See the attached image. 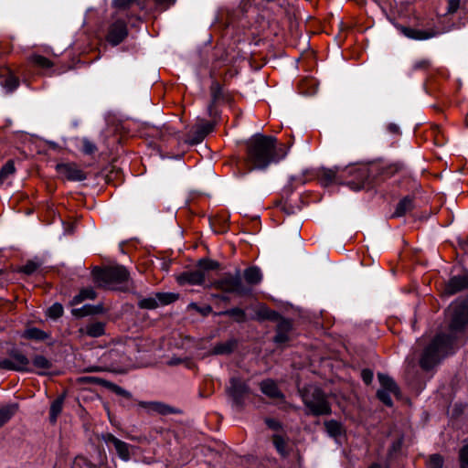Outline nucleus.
<instances>
[{
    "label": "nucleus",
    "instance_id": "13",
    "mask_svg": "<svg viewBox=\"0 0 468 468\" xmlns=\"http://www.w3.org/2000/svg\"><path fill=\"white\" fill-rule=\"evenodd\" d=\"M105 441L108 444L113 445L117 454L121 459L123 461H128L130 459V445L128 443L119 440L112 434H107L105 437Z\"/></svg>",
    "mask_w": 468,
    "mask_h": 468
},
{
    "label": "nucleus",
    "instance_id": "42",
    "mask_svg": "<svg viewBox=\"0 0 468 468\" xmlns=\"http://www.w3.org/2000/svg\"><path fill=\"white\" fill-rule=\"evenodd\" d=\"M97 150L96 145L88 139L82 140V151L87 154H91Z\"/></svg>",
    "mask_w": 468,
    "mask_h": 468
},
{
    "label": "nucleus",
    "instance_id": "27",
    "mask_svg": "<svg viewBox=\"0 0 468 468\" xmlns=\"http://www.w3.org/2000/svg\"><path fill=\"white\" fill-rule=\"evenodd\" d=\"M22 336L27 339H34L37 341H42L48 338V335L36 327H30L24 331Z\"/></svg>",
    "mask_w": 468,
    "mask_h": 468
},
{
    "label": "nucleus",
    "instance_id": "41",
    "mask_svg": "<svg viewBox=\"0 0 468 468\" xmlns=\"http://www.w3.org/2000/svg\"><path fill=\"white\" fill-rule=\"evenodd\" d=\"M39 265L35 261H27L23 267H21V271L30 275L34 273L37 269Z\"/></svg>",
    "mask_w": 468,
    "mask_h": 468
},
{
    "label": "nucleus",
    "instance_id": "8",
    "mask_svg": "<svg viewBox=\"0 0 468 468\" xmlns=\"http://www.w3.org/2000/svg\"><path fill=\"white\" fill-rule=\"evenodd\" d=\"M128 35L127 25L122 19H116L108 27L106 40L112 46L122 43Z\"/></svg>",
    "mask_w": 468,
    "mask_h": 468
},
{
    "label": "nucleus",
    "instance_id": "50",
    "mask_svg": "<svg viewBox=\"0 0 468 468\" xmlns=\"http://www.w3.org/2000/svg\"><path fill=\"white\" fill-rule=\"evenodd\" d=\"M112 388L118 395H121V396H123V397H126V398L130 397V393L128 391H126L125 389H123L122 388H121V387H119L117 385H112Z\"/></svg>",
    "mask_w": 468,
    "mask_h": 468
},
{
    "label": "nucleus",
    "instance_id": "26",
    "mask_svg": "<svg viewBox=\"0 0 468 468\" xmlns=\"http://www.w3.org/2000/svg\"><path fill=\"white\" fill-rule=\"evenodd\" d=\"M96 297V292L92 288L82 289L79 294L75 295L71 300L72 305H77L82 303L84 300H93Z\"/></svg>",
    "mask_w": 468,
    "mask_h": 468
},
{
    "label": "nucleus",
    "instance_id": "11",
    "mask_svg": "<svg viewBox=\"0 0 468 468\" xmlns=\"http://www.w3.org/2000/svg\"><path fill=\"white\" fill-rule=\"evenodd\" d=\"M177 295L172 292H158L154 297H147L139 301L138 305L144 309H155L159 304L165 305L175 302Z\"/></svg>",
    "mask_w": 468,
    "mask_h": 468
},
{
    "label": "nucleus",
    "instance_id": "19",
    "mask_svg": "<svg viewBox=\"0 0 468 468\" xmlns=\"http://www.w3.org/2000/svg\"><path fill=\"white\" fill-rule=\"evenodd\" d=\"M467 287H468V277L454 276L449 281L446 291L451 294H454Z\"/></svg>",
    "mask_w": 468,
    "mask_h": 468
},
{
    "label": "nucleus",
    "instance_id": "52",
    "mask_svg": "<svg viewBox=\"0 0 468 468\" xmlns=\"http://www.w3.org/2000/svg\"><path fill=\"white\" fill-rule=\"evenodd\" d=\"M155 3L160 5V6H163L165 8L168 7L169 5H171L175 0H154Z\"/></svg>",
    "mask_w": 468,
    "mask_h": 468
},
{
    "label": "nucleus",
    "instance_id": "54",
    "mask_svg": "<svg viewBox=\"0 0 468 468\" xmlns=\"http://www.w3.org/2000/svg\"><path fill=\"white\" fill-rule=\"evenodd\" d=\"M368 468H388V466H384L378 463H373L368 466Z\"/></svg>",
    "mask_w": 468,
    "mask_h": 468
},
{
    "label": "nucleus",
    "instance_id": "57",
    "mask_svg": "<svg viewBox=\"0 0 468 468\" xmlns=\"http://www.w3.org/2000/svg\"><path fill=\"white\" fill-rule=\"evenodd\" d=\"M2 55V53H0V56Z\"/></svg>",
    "mask_w": 468,
    "mask_h": 468
},
{
    "label": "nucleus",
    "instance_id": "38",
    "mask_svg": "<svg viewBox=\"0 0 468 468\" xmlns=\"http://www.w3.org/2000/svg\"><path fill=\"white\" fill-rule=\"evenodd\" d=\"M431 66V61L428 58H420L412 63V71L426 70Z\"/></svg>",
    "mask_w": 468,
    "mask_h": 468
},
{
    "label": "nucleus",
    "instance_id": "24",
    "mask_svg": "<svg viewBox=\"0 0 468 468\" xmlns=\"http://www.w3.org/2000/svg\"><path fill=\"white\" fill-rule=\"evenodd\" d=\"M413 200L410 197L401 199L397 205L396 210L393 214L394 217H402L413 208Z\"/></svg>",
    "mask_w": 468,
    "mask_h": 468
},
{
    "label": "nucleus",
    "instance_id": "48",
    "mask_svg": "<svg viewBox=\"0 0 468 468\" xmlns=\"http://www.w3.org/2000/svg\"><path fill=\"white\" fill-rule=\"evenodd\" d=\"M265 423L270 429L274 431H277L281 428V423L274 419H266Z\"/></svg>",
    "mask_w": 468,
    "mask_h": 468
},
{
    "label": "nucleus",
    "instance_id": "1",
    "mask_svg": "<svg viewBox=\"0 0 468 468\" xmlns=\"http://www.w3.org/2000/svg\"><path fill=\"white\" fill-rule=\"evenodd\" d=\"M451 322L447 334H438L423 350L420 359V367L429 370L439 364L441 359L452 354L456 343L465 337L468 325V303H454L450 306Z\"/></svg>",
    "mask_w": 468,
    "mask_h": 468
},
{
    "label": "nucleus",
    "instance_id": "18",
    "mask_svg": "<svg viewBox=\"0 0 468 468\" xmlns=\"http://www.w3.org/2000/svg\"><path fill=\"white\" fill-rule=\"evenodd\" d=\"M0 76L5 77V79L0 82V84L4 89H5L7 92H12L18 87V79L12 73V71L8 68H5L3 70V73H0Z\"/></svg>",
    "mask_w": 468,
    "mask_h": 468
},
{
    "label": "nucleus",
    "instance_id": "45",
    "mask_svg": "<svg viewBox=\"0 0 468 468\" xmlns=\"http://www.w3.org/2000/svg\"><path fill=\"white\" fill-rule=\"evenodd\" d=\"M72 314L76 316H84L92 314V307L85 305L80 309H73Z\"/></svg>",
    "mask_w": 468,
    "mask_h": 468
},
{
    "label": "nucleus",
    "instance_id": "36",
    "mask_svg": "<svg viewBox=\"0 0 468 468\" xmlns=\"http://www.w3.org/2000/svg\"><path fill=\"white\" fill-rule=\"evenodd\" d=\"M210 93L213 102H218L223 97L222 87L217 81H214L210 86Z\"/></svg>",
    "mask_w": 468,
    "mask_h": 468
},
{
    "label": "nucleus",
    "instance_id": "43",
    "mask_svg": "<svg viewBox=\"0 0 468 468\" xmlns=\"http://www.w3.org/2000/svg\"><path fill=\"white\" fill-rule=\"evenodd\" d=\"M460 461L462 468H468V444L461 449Z\"/></svg>",
    "mask_w": 468,
    "mask_h": 468
},
{
    "label": "nucleus",
    "instance_id": "3",
    "mask_svg": "<svg viewBox=\"0 0 468 468\" xmlns=\"http://www.w3.org/2000/svg\"><path fill=\"white\" fill-rule=\"evenodd\" d=\"M347 176L354 177V179L346 182L350 188L359 190L364 186L368 177V169L365 165H351L345 168L335 167L333 169H325L322 173V177L326 183H344Z\"/></svg>",
    "mask_w": 468,
    "mask_h": 468
},
{
    "label": "nucleus",
    "instance_id": "5",
    "mask_svg": "<svg viewBox=\"0 0 468 468\" xmlns=\"http://www.w3.org/2000/svg\"><path fill=\"white\" fill-rule=\"evenodd\" d=\"M93 275L101 286L109 289H117V285L126 282L129 277L127 270L122 266L108 267L103 270H95Z\"/></svg>",
    "mask_w": 468,
    "mask_h": 468
},
{
    "label": "nucleus",
    "instance_id": "29",
    "mask_svg": "<svg viewBox=\"0 0 468 468\" xmlns=\"http://www.w3.org/2000/svg\"><path fill=\"white\" fill-rule=\"evenodd\" d=\"M236 346V342L233 340L227 341L225 343H219L216 345L213 348L214 354L217 355H224L229 354L234 350Z\"/></svg>",
    "mask_w": 468,
    "mask_h": 468
},
{
    "label": "nucleus",
    "instance_id": "4",
    "mask_svg": "<svg viewBox=\"0 0 468 468\" xmlns=\"http://www.w3.org/2000/svg\"><path fill=\"white\" fill-rule=\"evenodd\" d=\"M207 287L224 293H232L238 296H247L251 293V288H249L243 283L239 270L222 274L218 279L212 281Z\"/></svg>",
    "mask_w": 468,
    "mask_h": 468
},
{
    "label": "nucleus",
    "instance_id": "17",
    "mask_svg": "<svg viewBox=\"0 0 468 468\" xmlns=\"http://www.w3.org/2000/svg\"><path fill=\"white\" fill-rule=\"evenodd\" d=\"M292 330V323L290 320L282 319L279 321L276 329L274 341L278 344H282L289 341V333Z\"/></svg>",
    "mask_w": 468,
    "mask_h": 468
},
{
    "label": "nucleus",
    "instance_id": "55",
    "mask_svg": "<svg viewBox=\"0 0 468 468\" xmlns=\"http://www.w3.org/2000/svg\"><path fill=\"white\" fill-rule=\"evenodd\" d=\"M276 315H277V313H275V312H271V314H268V315H267V317H268V318H274Z\"/></svg>",
    "mask_w": 468,
    "mask_h": 468
},
{
    "label": "nucleus",
    "instance_id": "23",
    "mask_svg": "<svg viewBox=\"0 0 468 468\" xmlns=\"http://www.w3.org/2000/svg\"><path fill=\"white\" fill-rule=\"evenodd\" d=\"M16 404H9L0 408V428L16 414Z\"/></svg>",
    "mask_w": 468,
    "mask_h": 468
},
{
    "label": "nucleus",
    "instance_id": "34",
    "mask_svg": "<svg viewBox=\"0 0 468 468\" xmlns=\"http://www.w3.org/2000/svg\"><path fill=\"white\" fill-rule=\"evenodd\" d=\"M324 426L326 429V431L329 433L332 437H336L341 434L342 427L339 422L336 420H328L324 422Z\"/></svg>",
    "mask_w": 468,
    "mask_h": 468
},
{
    "label": "nucleus",
    "instance_id": "40",
    "mask_svg": "<svg viewBox=\"0 0 468 468\" xmlns=\"http://www.w3.org/2000/svg\"><path fill=\"white\" fill-rule=\"evenodd\" d=\"M391 395L393 394L389 393L385 389H378L377 392L378 399L381 400L385 405L389 407L392 406Z\"/></svg>",
    "mask_w": 468,
    "mask_h": 468
},
{
    "label": "nucleus",
    "instance_id": "51",
    "mask_svg": "<svg viewBox=\"0 0 468 468\" xmlns=\"http://www.w3.org/2000/svg\"><path fill=\"white\" fill-rule=\"evenodd\" d=\"M189 306L194 308V309H196L197 311L200 312L204 315L208 314L211 312V310H212L211 307L208 306V305L204 307V308H202V309L199 308L196 303H191Z\"/></svg>",
    "mask_w": 468,
    "mask_h": 468
},
{
    "label": "nucleus",
    "instance_id": "30",
    "mask_svg": "<svg viewBox=\"0 0 468 468\" xmlns=\"http://www.w3.org/2000/svg\"><path fill=\"white\" fill-rule=\"evenodd\" d=\"M219 264L218 261L210 259H201L198 261L197 269L202 270L204 277L206 278V272L211 270H217Z\"/></svg>",
    "mask_w": 468,
    "mask_h": 468
},
{
    "label": "nucleus",
    "instance_id": "37",
    "mask_svg": "<svg viewBox=\"0 0 468 468\" xmlns=\"http://www.w3.org/2000/svg\"><path fill=\"white\" fill-rule=\"evenodd\" d=\"M47 314L53 319L59 318L63 314V306L58 303H55L48 309Z\"/></svg>",
    "mask_w": 468,
    "mask_h": 468
},
{
    "label": "nucleus",
    "instance_id": "46",
    "mask_svg": "<svg viewBox=\"0 0 468 468\" xmlns=\"http://www.w3.org/2000/svg\"><path fill=\"white\" fill-rule=\"evenodd\" d=\"M361 377H362L363 381L367 385H368L373 380V372L371 370H369V369H363L362 372H361Z\"/></svg>",
    "mask_w": 468,
    "mask_h": 468
},
{
    "label": "nucleus",
    "instance_id": "6",
    "mask_svg": "<svg viewBox=\"0 0 468 468\" xmlns=\"http://www.w3.org/2000/svg\"><path fill=\"white\" fill-rule=\"evenodd\" d=\"M0 370L31 372V362L29 358L18 349H12L8 356L0 359Z\"/></svg>",
    "mask_w": 468,
    "mask_h": 468
},
{
    "label": "nucleus",
    "instance_id": "9",
    "mask_svg": "<svg viewBox=\"0 0 468 468\" xmlns=\"http://www.w3.org/2000/svg\"><path fill=\"white\" fill-rule=\"evenodd\" d=\"M56 171L69 181H83L87 178L85 172L74 163H61L56 165Z\"/></svg>",
    "mask_w": 468,
    "mask_h": 468
},
{
    "label": "nucleus",
    "instance_id": "28",
    "mask_svg": "<svg viewBox=\"0 0 468 468\" xmlns=\"http://www.w3.org/2000/svg\"><path fill=\"white\" fill-rule=\"evenodd\" d=\"M140 406L159 412L161 414H167L172 412L169 406L159 402H141Z\"/></svg>",
    "mask_w": 468,
    "mask_h": 468
},
{
    "label": "nucleus",
    "instance_id": "22",
    "mask_svg": "<svg viewBox=\"0 0 468 468\" xmlns=\"http://www.w3.org/2000/svg\"><path fill=\"white\" fill-rule=\"evenodd\" d=\"M82 332L90 337H99L105 333V324L102 322H94L88 324Z\"/></svg>",
    "mask_w": 468,
    "mask_h": 468
},
{
    "label": "nucleus",
    "instance_id": "14",
    "mask_svg": "<svg viewBox=\"0 0 468 468\" xmlns=\"http://www.w3.org/2000/svg\"><path fill=\"white\" fill-rule=\"evenodd\" d=\"M260 388L261 392L267 397L274 399H283L284 395L279 389L276 382L272 379H266L261 382Z\"/></svg>",
    "mask_w": 468,
    "mask_h": 468
},
{
    "label": "nucleus",
    "instance_id": "15",
    "mask_svg": "<svg viewBox=\"0 0 468 468\" xmlns=\"http://www.w3.org/2000/svg\"><path fill=\"white\" fill-rule=\"evenodd\" d=\"M52 367V362L42 355H36L32 358L31 372H36L38 375H47L48 370Z\"/></svg>",
    "mask_w": 468,
    "mask_h": 468
},
{
    "label": "nucleus",
    "instance_id": "20",
    "mask_svg": "<svg viewBox=\"0 0 468 468\" xmlns=\"http://www.w3.org/2000/svg\"><path fill=\"white\" fill-rule=\"evenodd\" d=\"M403 32L408 37L415 40H425L437 36V32L434 30L405 28Z\"/></svg>",
    "mask_w": 468,
    "mask_h": 468
},
{
    "label": "nucleus",
    "instance_id": "21",
    "mask_svg": "<svg viewBox=\"0 0 468 468\" xmlns=\"http://www.w3.org/2000/svg\"><path fill=\"white\" fill-rule=\"evenodd\" d=\"M378 378L380 383L379 389H385L389 393H392L395 397H398L399 395V388L396 382L391 378L384 374H378Z\"/></svg>",
    "mask_w": 468,
    "mask_h": 468
},
{
    "label": "nucleus",
    "instance_id": "35",
    "mask_svg": "<svg viewBox=\"0 0 468 468\" xmlns=\"http://www.w3.org/2000/svg\"><path fill=\"white\" fill-rule=\"evenodd\" d=\"M272 441H273V444H274L277 452L281 455H282V456L287 455L286 441L282 436L277 435V434L273 435Z\"/></svg>",
    "mask_w": 468,
    "mask_h": 468
},
{
    "label": "nucleus",
    "instance_id": "56",
    "mask_svg": "<svg viewBox=\"0 0 468 468\" xmlns=\"http://www.w3.org/2000/svg\"><path fill=\"white\" fill-rule=\"evenodd\" d=\"M2 273V271L0 270V274Z\"/></svg>",
    "mask_w": 468,
    "mask_h": 468
},
{
    "label": "nucleus",
    "instance_id": "33",
    "mask_svg": "<svg viewBox=\"0 0 468 468\" xmlns=\"http://www.w3.org/2000/svg\"><path fill=\"white\" fill-rule=\"evenodd\" d=\"M63 406V398H58L50 406V420L55 422L58 416L60 414Z\"/></svg>",
    "mask_w": 468,
    "mask_h": 468
},
{
    "label": "nucleus",
    "instance_id": "53",
    "mask_svg": "<svg viewBox=\"0 0 468 468\" xmlns=\"http://www.w3.org/2000/svg\"><path fill=\"white\" fill-rule=\"evenodd\" d=\"M388 131L391 133L399 134V127L395 123H389L387 127Z\"/></svg>",
    "mask_w": 468,
    "mask_h": 468
},
{
    "label": "nucleus",
    "instance_id": "49",
    "mask_svg": "<svg viewBox=\"0 0 468 468\" xmlns=\"http://www.w3.org/2000/svg\"><path fill=\"white\" fill-rule=\"evenodd\" d=\"M214 129V124L212 122H206L200 126V130L202 132V135L205 136L212 132Z\"/></svg>",
    "mask_w": 468,
    "mask_h": 468
},
{
    "label": "nucleus",
    "instance_id": "31",
    "mask_svg": "<svg viewBox=\"0 0 468 468\" xmlns=\"http://www.w3.org/2000/svg\"><path fill=\"white\" fill-rule=\"evenodd\" d=\"M16 171L14 161L9 160L0 170V185L3 184Z\"/></svg>",
    "mask_w": 468,
    "mask_h": 468
},
{
    "label": "nucleus",
    "instance_id": "39",
    "mask_svg": "<svg viewBox=\"0 0 468 468\" xmlns=\"http://www.w3.org/2000/svg\"><path fill=\"white\" fill-rule=\"evenodd\" d=\"M443 460L441 455L433 454L427 462V468H442Z\"/></svg>",
    "mask_w": 468,
    "mask_h": 468
},
{
    "label": "nucleus",
    "instance_id": "32",
    "mask_svg": "<svg viewBox=\"0 0 468 468\" xmlns=\"http://www.w3.org/2000/svg\"><path fill=\"white\" fill-rule=\"evenodd\" d=\"M220 314L233 317L239 323H242L246 319L245 312L238 307L224 311Z\"/></svg>",
    "mask_w": 468,
    "mask_h": 468
},
{
    "label": "nucleus",
    "instance_id": "44",
    "mask_svg": "<svg viewBox=\"0 0 468 468\" xmlns=\"http://www.w3.org/2000/svg\"><path fill=\"white\" fill-rule=\"evenodd\" d=\"M138 0H113L116 7L125 9L135 4Z\"/></svg>",
    "mask_w": 468,
    "mask_h": 468
},
{
    "label": "nucleus",
    "instance_id": "16",
    "mask_svg": "<svg viewBox=\"0 0 468 468\" xmlns=\"http://www.w3.org/2000/svg\"><path fill=\"white\" fill-rule=\"evenodd\" d=\"M242 276L247 283L246 286L249 288L260 284L263 278L261 269L257 266L246 268L241 274Z\"/></svg>",
    "mask_w": 468,
    "mask_h": 468
},
{
    "label": "nucleus",
    "instance_id": "47",
    "mask_svg": "<svg viewBox=\"0 0 468 468\" xmlns=\"http://www.w3.org/2000/svg\"><path fill=\"white\" fill-rule=\"evenodd\" d=\"M459 6H460V0H448L447 11H448V13L452 14L457 11Z\"/></svg>",
    "mask_w": 468,
    "mask_h": 468
},
{
    "label": "nucleus",
    "instance_id": "25",
    "mask_svg": "<svg viewBox=\"0 0 468 468\" xmlns=\"http://www.w3.org/2000/svg\"><path fill=\"white\" fill-rule=\"evenodd\" d=\"M28 61L32 63L34 66L41 68V69H50L53 67V62L44 56L34 54L28 58Z\"/></svg>",
    "mask_w": 468,
    "mask_h": 468
},
{
    "label": "nucleus",
    "instance_id": "2",
    "mask_svg": "<svg viewBox=\"0 0 468 468\" xmlns=\"http://www.w3.org/2000/svg\"><path fill=\"white\" fill-rule=\"evenodd\" d=\"M287 154L282 144H278L273 136L257 133L246 142L245 163L250 170L266 169L270 165L278 163Z\"/></svg>",
    "mask_w": 468,
    "mask_h": 468
},
{
    "label": "nucleus",
    "instance_id": "12",
    "mask_svg": "<svg viewBox=\"0 0 468 468\" xmlns=\"http://www.w3.org/2000/svg\"><path fill=\"white\" fill-rule=\"evenodd\" d=\"M205 279L203 271L197 268L183 271L176 276V282L180 285H201Z\"/></svg>",
    "mask_w": 468,
    "mask_h": 468
},
{
    "label": "nucleus",
    "instance_id": "10",
    "mask_svg": "<svg viewBox=\"0 0 468 468\" xmlns=\"http://www.w3.org/2000/svg\"><path fill=\"white\" fill-rule=\"evenodd\" d=\"M228 392L232 398L234 404L237 407H242L244 398L250 393V388L248 385L240 378H231L229 381V387L228 388Z\"/></svg>",
    "mask_w": 468,
    "mask_h": 468
},
{
    "label": "nucleus",
    "instance_id": "7",
    "mask_svg": "<svg viewBox=\"0 0 468 468\" xmlns=\"http://www.w3.org/2000/svg\"><path fill=\"white\" fill-rule=\"evenodd\" d=\"M303 400L313 415H327L331 412L330 405L319 388L304 392Z\"/></svg>",
    "mask_w": 468,
    "mask_h": 468
}]
</instances>
